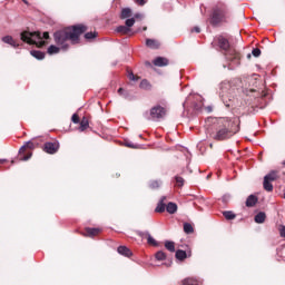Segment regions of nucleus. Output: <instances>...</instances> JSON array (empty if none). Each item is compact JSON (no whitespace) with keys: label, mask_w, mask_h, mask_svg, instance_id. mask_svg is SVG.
I'll return each instance as SVG.
<instances>
[{"label":"nucleus","mask_w":285,"mask_h":285,"mask_svg":"<svg viewBox=\"0 0 285 285\" xmlns=\"http://www.w3.org/2000/svg\"><path fill=\"white\" fill-rule=\"evenodd\" d=\"M239 88H237V82L235 80H225L219 85V97L226 108H232V110H242L245 106H255L261 97V94L255 88L243 89L242 94Z\"/></svg>","instance_id":"1"},{"label":"nucleus","mask_w":285,"mask_h":285,"mask_svg":"<svg viewBox=\"0 0 285 285\" xmlns=\"http://www.w3.org/2000/svg\"><path fill=\"white\" fill-rule=\"evenodd\" d=\"M87 30L88 28H86V26L77 24L63 30L56 31L53 33V39L57 46L60 48L51 45L47 50L48 55H59V50H68V48H70V43H79V37H81V35H83V32Z\"/></svg>","instance_id":"2"},{"label":"nucleus","mask_w":285,"mask_h":285,"mask_svg":"<svg viewBox=\"0 0 285 285\" xmlns=\"http://www.w3.org/2000/svg\"><path fill=\"white\" fill-rule=\"evenodd\" d=\"M239 124L240 121L237 117H234L232 119H220L215 132L212 134L213 139H215L216 141H224L226 139H230V137L239 132Z\"/></svg>","instance_id":"3"},{"label":"nucleus","mask_w":285,"mask_h":285,"mask_svg":"<svg viewBox=\"0 0 285 285\" xmlns=\"http://www.w3.org/2000/svg\"><path fill=\"white\" fill-rule=\"evenodd\" d=\"M212 46H217L220 50L225 51V58L229 62V70H235L240 63L242 55L234 48H230V42L224 36H217L214 38Z\"/></svg>","instance_id":"4"},{"label":"nucleus","mask_w":285,"mask_h":285,"mask_svg":"<svg viewBox=\"0 0 285 285\" xmlns=\"http://www.w3.org/2000/svg\"><path fill=\"white\" fill-rule=\"evenodd\" d=\"M21 41L24 43H29V46H37V48H43L46 46V40L50 39V35L48 32H30L23 31L20 35Z\"/></svg>","instance_id":"5"},{"label":"nucleus","mask_w":285,"mask_h":285,"mask_svg":"<svg viewBox=\"0 0 285 285\" xmlns=\"http://www.w3.org/2000/svg\"><path fill=\"white\" fill-rule=\"evenodd\" d=\"M224 21H226V9L215 8L210 17L212 26H219V23H224Z\"/></svg>","instance_id":"6"},{"label":"nucleus","mask_w":285,"mask_h":285,"mask_svg":"<svg viewBox=\"0 0 285 285\" xmlns=\"http://www.w3.org/2000/svg\"><path fill=\"white\" fill-rule=\"evenodd\" d=\"M164 117H166V108L158 105L150 109L149 119H151L153 121L164 119Z\"/></svg>","instance_id":"7"},{"label":"nucleus","mask_w":285,"mask_h":285,"mask_svg":"<svg viewBox=\"0 0 285 285\" xmlns=\"http://www.w3.org/2000/svg\"><path fill=\"white\" fill-rule=\"evenodd\" d=\"M33 148H35V142L32 141L26 142L19 150L20 161H28V159L32 157V153H29L28 155H26V150H32Z\"/></svg>","instance_id":"8"},{"label":"nucleus","mask_w":285,"mask_h":285,"mask_svg":"<svg viewBox=\"0 0 285 285\" xmlns=\"http://www.w3.org/2000/svg\"><path fill=\"white\" fill-rule=\"evenodd\" d=\"M59 150V142H46L45 144V151L48 153V155H55Z\"/></svg>","instance_id":"9"},{"label":"nucleus","mask_w":285,"mask_h":285,"mask_svg":"<svg viewBox=\"0 0 285 285\" xmlns=\"http://www.w3.org/2000/svg\"><path fill=\"white\" fill-rule=\"evenodd\" d=\"M154 66H157L158 68H164V66H168L169 61L167 58L164 57H157L153 61Z\"/></svg>","instance_id":"10"},{"label":"nucleus","mask_w":285,"mask_h":285,"mask_svg":"<svg viewBox=\"0 0 285 285\" xmlns=\"http://www.w3.org/2000/svg\"><path fill=\"white\" fill-rule=\"evenodd\" d=\"M164 202H166V196H163L159 199V202L156 206L155 213H166V203H164Z\"/></svg>","instance_id":"11"},{"label":"nucleus","mask_w":285,"mask_h":285,"mask_svg":"<svg viewBox=\"0 0 285 285\" xmlns=\"http://www.w3.org/2000/svg\"><path fill=\"white\" fill-rule=\"evenodd\" d=\"M3 43H8L9 46H12V48H19V42L14 40L11 36H6L2 38Z\"/></svg>","instance_id":"12"},{"label":"nucleus","mask_w":285,"mask_h":285,"mask_svg":"<svg viewBox=\"0 0 285 285\" xmlns=\"http://www.w3.org/2000/svg\"><path fill=\"white\" fill-rule=\"evenodd\" d=\"M117 252L119 253V255H122L124 257H132V252L130 250V248L126 246H119L117 248Z\"/></svg>","instance_id":"13"},{"label":"nucleus","mask_w":285,"mask_h":285,"mask_svg":"<svg viewBox=\"0 0 285 285\" xmlns=\"http://www.w3.org/2000/svg\"><path fill=\"white\" fill-rule=\"evenodd\" d=\"M258 199L255 195H249L246 199V206L247 208H253L257 204Z\"/></svg>","instance_id":"14"},{"label":"nucleus","mask_w":285,"mask_h":285,"mask_svg":"<svg viewBox=\"0 0 285 285\" xmlns=\"http://www.w3.org/2000/svg\"><path fill=\"white\" fill-rule=\"evenodd\" d=\"M256 224H264L266 222V213L261 212L254 217Z\"/></svg>","instance_id":"15"},{"label":"nucleus","mask_w":285,"mask_h":285,"mask_svg":"<svg viewBox=\"0 0 285 285\" xmlns=\"http://www.w3.org/2000/svg\"><path fill=\"white\" fill-rule=\"evenodd\" d=\"M183 285H202V281L193 277L185 278Z\"/></svg>","instance_id":"16"},{"label":"nucleus","mask_w":285,"mask_h":285,"mask_svg":"<svg viewBox=\"0 0 285 285\" xmlns=\"http://www.w3.org/2000/svg\"><path fill=\"white\" fill-rule=\"evenodd\" d=\"M147 48H151L153 50H157L159 48V41L155 39H147L146 40Z\"/></svg>","instance_id":"17"},{"label":"nucleus","mask_w":285,"mask_h":285,"mask_svg":"<svg viewBox=\"0 0 285 285\" xmlns=\"http://www.w3.org/2000/svg\"><path fill=\"white\" fill-rule=\"evenodd\" d=\"M86 233H87L88 237H95V235H99V233H101V228L88 227V228H86Z\"/></svg>","instance_id":"18"},{"label":"nucleus","mask_w":285,"mask_h":285,"mask_svg":"<svg viewBox=\"0 0 285 285\" xmlns=\"http://www.w3.org/2000/svg\"><path fill=\"white\" fill-rule=\"evenodd\" d=\"M30 55H31L32 57H35V59H39V60L46 59V53L42 52V51H40V50H31V51H30Z\"/></svg>","instance_id":"19"},{"label":"nucleus","mask_w":285,"mask_h":285,"mask_svg":"<svg viewBox=\"0 0 285 285\" xmlns=\"http://www.w3.org/2000/svg\"><path fill=\"white\" fill-rule=\"evenodd\" d=\"M166 210H167V213H169V215H175V213H177V204L168 203L166 205Z\"/></svg>","instance_id":"20"},{"label":"nucleus","mask_w":285,"mask_h":285,"mask_svg":"<svg viewBox=\"0 0 285 285\" xmlns=\"http://www.w3.org/2000/svg\"><path fill=\"white\" fill-rule=\"evenodd\" d=\"M132 16V10L130 8H124L120 13V19H128Z\"/></svg>","instance_id":"21"},{"label":"nucleus","mask_w":285,"mask_h":285,"mask_svg":"<svg viewBox=\"0 0 285 285\" xmlns=\"http://www.w3.org/2000/svg\"><path fill=\"white\" fill-rule=\"evenodd\" d=\"M279 178V175L277 174V171L273 170L269 174H267L264 179H267V181H275L276 179Z\"/></svg>","instance_id":"22"},{"label":"nucleus","mask_w":285,"mask_h":285,"mask_svg":"<svg viewBox=\"0 0 285 285\" xmlns=\"http://www.w3.org/2000/svg\"><path fill=\"white\" fill-rule=\"evenodd\" d=\"M196 99L198 102L194 104V110H196V112H199V110L204 108V102L202 101V96H196Z\"/></svg>","instance_id":"23"},{"label":"nucleus","mask_w":285,"mask_h":285,"mask_svg":"<svg viewBox=\"0 0 285 285\" xmlns=\"http://www.w3.org/2000/svg\"><path fill=\"white\" fill-rule=\"evenodd\" d=\"M186 257H188V254L186 253V250H183V249L176 250V259H179V262H184Z\"/></svg>","instance_id":"24"},{"label":"nucleus","mask_w":285,"mask_h":285,"mask_svg":"<svg viewBox=\"0 0 285 285\" xmlns=\"http://www.w3.org/2000/svg\"><path fill=\"white\" fill-rule=\"evenodd\" d=\"M271 181L272 180H267L266 178H264L263 186L264 190H266L267 193H273V184Z\"/></svg>","instance_id":"25"},{"label":"nucleus","mask_w":285,"mask_h":285,"mask_svg":"<svg viewBox=\"0 0 285 285\" xmlns=\"http://www.w3.org/2000/svg\"><path fill=\"white\" fill-rule=\"evenodd\" d=\"M184 233H186V235H193V233H195V228H193L190 223L184 224Z\"/></svg>","instance_id":"26"},{"label":"nucleus","mask_w":285,"mask_h":285,"mask_svg":"<svg viewBox=\"0 0 285 285\" xmlns=\"http://www.w3.org/2000/svg\"><path fill=\"white\" fill-rule=\"evenodd\" d=\"M116 32H118L119 35H128L130 32V28H128L127 26H119L116 28Z\"/></svg>","instance_id":"27"},{"label":"nucleus","mask_w":285,"mask_h":285,"mask_svg":"<svg viewBox=\"0 0 285 285\" xmlns=\"http://www.w3.org/2000/svg\"><path fill=\"white\" fill-rule=\"evenodd\" d=\"M88 126H90V124L88 122V118L83 117L82 120L80 121V127H79L80 132H83V130H86Z\"/></svg>","instance_id":"28"},{"label":"nucleus","mask_w":285,"mask_h":285,"mask_svg":"<svg viewBox=\"0 0 285 285\" xmlns=\"http://www.w3.org/2000/svg\"><path fill=\"white\" fill-rule=\"evenodd\" d=\"M175 181H176V184H175V186H177V188H184V184H185V179H184V177H181V176H175Z\"/></svg>","instance_id":"29"},{"label":"nucleus","mask_w":285,"mask_h":285,"mask_svg":"<svg viewBox=\"0 0 285 285\" xmlns=\"http://www.w3.org/2000/svg\"><path fill=\"white\" fill-rule=\"evenodd\" d=\"M165 248L169 250V253H175V242L173 240H166L165 242Z\"/></svg>","instance_id":"30"},{"label":"nucleus","mask_w":285,"mask_h":285,"mask_svg":"<svg viewBox=\"0 0 285 285\" xmlns=\"http://www.w3.org/2000/svg\"><path fill=\"white\" fill-rule=\"evenodd\" d=\"M146 236H147V244H149V246H158L157 240L153 238L150 233H147Z\"/></svg>","instance_id":"31"},{"label":"nucleus","mask_w":285,"mask_h":285,"mask_svg":"<svg viewBox=\"0 0 285 285\" xmlns=\"http://www.w3.org/2000/svg\"><path fill=\"white\" fill-rule=\"evenodd\" d=\"M155 257L158 262H164V259H166V253L164 250H159L156 253Z\"/></svg>","instance_id":"32"},{"label":"nucleus","mask_w":285,"mask_h":285,"mask_svg":"<svg viewBox=\"0 0 285 285\" xmlns=\"http://www.w3.org/2000/svg\"><path fill=\"white\" fill-rule=\"evenodd\" d=\"M140 88L142 90H150V82L146 79L141 80L140 81Z\"/></svg>","instance_id":"33"},{"label":"nucleus","mask_w":285,"mask_h":285,"mask_svg":"<svg viewBox=\"0 0 285 285\" xmlns=\"http://www.w3.org/2000/svg\"><path fill=\"white\" fill-rule=\"evenodd\" d=\"M223 216L225 217V219H228V220L235 219L236 217V215L230 210L223 212Z\"/></svg>","instance_id":"34"},{"label":"nucleus","mask_w":285,"mask_h":285,"mask_svg":"<svg viewBox=\"0 0 285 285\" xmlns=\"http://www.w3.org/2000/svg\"><path fill=\"white\" fill-rule=\"evenodd\" d=\"M159 186H161V181L160 180H153L149 183V187L155 190V188H159Z\"/></svg>","instance_id":"35"},{"label":"nucleus","mask_w":285,"mask_h":285,"mask_svg":"<svg viewBox=\"0 0 285 285\" xmlns=\"http://www.w3.org/2000/svg\"><path fill=\"white\" fill-rule=\"evenodd\" d=\"M96 38H97V32L90 31V32L85 33V39H87V40L96 39Z\"/></svg>","instance_id":"36"},{"label":"nucleus","mask_w":285,"mask_h":285,"mask_svg":"<svg viewBox=\"0 0 285 285\" xmlns=\"http://www.w3.org/2000/svg\"><path fill=\"white\" fill-rule=\"evenodd\" d=\"M125 26L129 29L132 28V26H135V18L127 19Z\"/></svg>","instance_id":"37"},{"label":"nucleus","mask_w":285,"mask_h":285,"mask_svg":"<svg viewBox=\"0 0 285 285\" xmlns=\"http://www.w3.org/2000/svg\"><path fill=\"white\" fill-rule=\"evenodd\" d=\"M253 57H259L262 55V50L259 48H254L252 50Z\"/></svg>","instance_id":"38"},{"label":"nucleus","mask_w":285,"mask_h":285,"mask_svg":"<svg viewBox=\"0 0 285 285\" xmlns=\"http://www.w3.org/2000/svg\"><path fill=\"white\" fill-rule=\"evenodd\" d=\"M118 95H120V97H125V99H128V94L124 88L118 89Z\"/></svg>","instance_id":"39"},{"label":"nucleus","mask_w":285,"mask_h":285,"mask_svg":"<svg viewBox=\"0 0 285 285\" xmlns=\"http://www.w3.org/2000/svg\"><path fill=\"white\" fill-rule=\"evenodd\" d=\"M128 79H130V81H137V79H139L137 76H135V73H132V71H128Z\"/></svg>","instance_id":"40"},{"label":"nucleus","mask_w":285,"mask_h":285,"mask_svg":"<svg viewBox=\"0 0 285 285\" xmlns=\"http://www.w3.org/2000/svg\"><path fill=\"white\" fill-rule=\"evenodd\" d=\"M71 121H72L73 124H79V115L73 114L72 117H71Z\"/></svg>","instance_id":"41"},{"label":"nucleus","mask_w":285,"mask_h":285,"mask_svg":"<svg viewBox=\"0 0 285 285\" xmlns=\"http://www.w3.org/2000/svg\"><path fill=\"white\" fill-rule=\"evenodd\" d=\"M127 148H138V145H134L132 142H127L126 144Z\"/></svg>","instance_id":"42"},{"label":"nucleus","mask_w":285,"mask_h":285,"mask_svg":"<svg viewBox=\"0 0 285 285\" xmlns=\"http://www.w3.org/2000/svg\"><path fill=\"white\" fill-rule=\"evenodd\" d=\"M248 81H250V83H253V86H255L256 81H257V78L255 77H249L248 78Z\"/></svg>","instance_id":"43"},{"label":"nucleus","mask_w":285,"mask_h":285,"mask_svg":"<svg viewBox=\"0 0 285 285\" xmlns=\"http://www.w3.org/2000/svg\"><path fill=\"white\" fill-rule=\"evenodd\" d=\"M138 6H146V0H136Z\"/></svg>","instance_id":"44"},{"label":"nucleus","mask_w":285,"mask_h":285,"mask_svg":"<svg viewBox=\"0 0 285 285\" xmlns=\"http://www.w3.org/2000/svg\"><path fill=\"white\" fill-rule=\"evenodd\" d=\"M148 232H138V235H139V237H142V239L145 238V237H148L146 234H147Z\"/></svg>","instance_id":"45"},{"label":"nucleus","mask_w":285,"mask_h":285,"mask_svg":"<svg viewBox=\"0 0 285 285\" xmlns=\"http://www.w3.org/2000/svg\"><path fill=\"white\" fill-rule=\"evenodd\" d=\"M191 32H197V33H199V32H202V29H199V27H194V28L191 29Z\"/></svg>","instance_id":"46"},{"label":"nucleus","mask_w":285,"mask_h":285,"mask_svg":"<svg viewBox=\"0 0 285 285\" xmlns=\"http://www.w3.org/2000/svg\"><path fill=\"white\" fill-rule=\"evenodd\" d=\"M230 199V196L225 195L223 196V202L226 204Z\"/></svg>","instance_id":"47"},{"label":"nucleus","mask_w":285,"mask_h":285,"mask_svg":"<svg viewBox=\"0 0 285 285\" xmlns=\"http://www.w3.org/2000/svg\"><path fill=\"white\" fill-rule=\"evenodd\" d=\"M281 237H285V226L281 228Z\"/></svg>","instance_id":"48"},{"label":"nucleus","mask_w":285,"mask_h":285,"mask_svg":"<svg viewBox=\"0 0 285 285\" xmlns=\"http://www.w3.org/2000/svg\"><path fill=\"white\" fill-rule=\"evenodd\" d=\"M190 98H187L186 101L183 104L184 109L186 110V106H188V101Z\"/></svg>","instance_id":"49"},{"label":"nucleus","mask_w":285,"mask_h":285,"mask_svg":"<svg viewBox=\"0 0 285 285\" xmlns=\"http://www.w3.org/2000/svg\"><path fill=\"white\" fill-rule=\"evenodd\" d=\"M6 159H0V166H3V164H6Z\"/></svg>","instance_id":"50"},{"label":"nucleus","mask_w":285,"mask_h":285,"mask_svg":"<svg viewBox=\"0 0 285 285\" xmlns=\"http://www.w3.org/2000/svg\"><path fill=\"white\" fill-rule=\"evenodd\" d=\"M165 265L170 266V263H165Z\"/></svg>","instance_id":"51"},{"label":"nucleus","mask_w":285,"mask_h":285,"mask_svg":"<svg viewBox=\"0 0 285 285\" xmlns=\"http://www.w3.org/2000/svg\"><path fill=\"white\" fill-rule=\"evenodd\" d=\"M207 179H210V175H207Z\"/></svg>","instance_id":"52"},{"label":"nucleus","mask_w":285,"mask_h":285,"mask_svg":"<svg viewBox=\"0 0 285 285\" xmlns=\"http://www.w3.org/2000/svg\"><path fill=\"white\" fill-rule=\"evenodd\" d=\"M135 17H136V18H138V17H139V14H136Z\"/></svg>","instance_id":"53"}]
</instances>
